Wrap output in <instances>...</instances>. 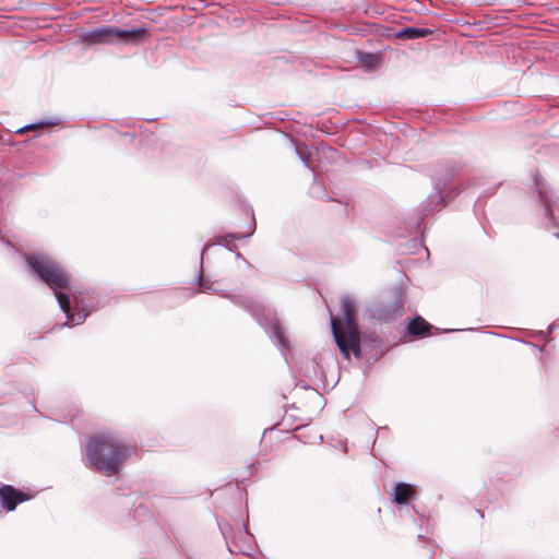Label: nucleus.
<instances>
[{"mask_svg": "<svg viewBox=\"0 0 559 559\" xmlns=\"http://www.w3.org/2000/svg\"><path fill=\"white\" fill-rule=\"evenodd\" d=\"M26 262L33 273L53 290L58 304L68 319L63 325L81 324L88 316L90 307L81 294H73L71 300L67 294L60 292L63 288H69V274L45 254H28Z\"/></svg>", "mask_w": 559, "mask_h": 559, "instance_id": "nucleus-1", "label": "nucleus"}, {"mask_svg": "<svg viewBox=\"0 0 559 559\" xmlns=\"http://www.w3.org/2000/svg\"><path fill=\"white\" fill-rule=\"evenodd\" d=\"M128 456V449L111 435H99L86 443V457L90 465L106 476L118 473Z\"/></svg>", "mask_w": 559, "mask_h": 559, "instance_id": "nucleus-2", "label": "nucleus"}, {"mask_svg": "<svg viewBox=\"0 0 559 559\" xmlns=\"http://www.w3.org/2000/svg\"><path fill=\"white\" fill-rule=\"evenodd\" d=\"M341 311L344 325L331 317L334 341L346 358H349L350 352L358 357L360 354V338L355 319V304L349 296L341 299Z\"/></svg>", "mask_w": 559, "mask_h": 559, "instance_id": "nucleus-3", "label": "nucleus"}, {"mask_svg": "<svg viewBox=\"0 0 559 559\" xmlns=\"http://www.w3.org/2000/svg\"><path fill=\"white\" fill-rule=\"evenodd\" d=\"M144 33V28L122 29L105 25L83 32L81 39L88 45L133 43Z\"/></svg>", "mask_w": 559, "mask_h": 559, "instance_id": "nucleus-4", "label": "nucleus"}, {"mask_svg": "<svg viewBox=\"0 0 559 559\" xmlns=\"http://www.w3.org/2000/svg\"><path fill=\"white\" fill-rule=\"evenodd\" d=\"M403 314V301L396 296L392 301L382 304L373 311V317L380 321H391Z\"/></svg>", "mask_w": 559, "mask_h": 559, "instance_id": "nucleus-5", "label": "nucleus"}, {"mask_svg": "<svg viewBox=\"0 0 559 559\" xmlns=\"http://www.w3.org/2000/svg\"><path fill=\"white\" fill-rule=\"evenodd\" d=\"M25 500L26 497L10 485H3L0 488V502L1 506L8 511H13L19 503Z\"/></svg>", "mask_w": 559, "mask_h": 559, "instance_id": "nucleus-6", "label": "nucleus"}, {"mask_svg": "<svg viewBox=\"0 0 559 559\" xmlns=\"http://www.w3.org/2000/svg\"><path fill=\"white\" fill-rule=\"evenodd\" d=\"M415 491L409 484L399 483L393 490V501L399 504L407 503L414 498Z\"/></svg>", "mask_w": 559, "mask_h": 559, "instance_id": "nucleus-7", "label": "nucleus"}, {"mask_svg": "<svg viewBox=\"0 0 559 559\" xmlns=\"http://www.w3.org/2000/svg\"><path fill=\"white\" fill-rule=\"evenodd\" d=\"M429 329L430 325L421 317H416L415 319L411 320L406 326L408 334L413 336H423L428 332Z\"/></svg>", "mask_w": 559, "mask_h": 559, "instance_id": "nucleus-8", "label": "nucleus"}, {"mask_svg": "<svg viewBox=\"0 0 559 559\" xmlns=\"http://www.w3.org/2000/svg\"><path fill=\"white\" fill-rule=\"evenodd\" d=\"M270 333L273 342L283 350L287 347L285 337L283 335L282 329L276 320L272 321L270 324Z\"/></svg>", "mask_w": 559, "mask_h": 559, "instance_id": "nucleus-9", "label": "nucleus"}, {"mask_svg": "<svg viewBox=\"0 0 559 559\" xmlns=\"http://www.w3.org/2000/svg\"><path fill=\"white\" fill-rule=\"evenodd\" d=\"M535 186H536L537 192L539 194L540 201L544 204L545 213L549 218H551L552 213H551V209H550V201L548 199V192L546 190V186L540 180H535Z\"/></svg>", "mask_w": 559, "mask_h": 559, "instance_id": "nucleus-10", "label": "nucleus"}, {"mask_svg": "<svg viewBox=\"0 0 559 559\" xmlns=\"http://www.w3.org/2000/svg\"><path fill=\"white\" fill-rule=\"evenodd\" d=\"M427 34L428 31L425 28L406 27L399 33V36L405 37L407 39H416L424 37Z\"/></svg>", "mask_w": 559, "mask_h": 559, "instance_id": "nucleus-11", "label": "nucleus"}, {"mask_svg": "<svg viewBox=\"0 0 559 559\" xmlns=\"http://www.w3.org/2000/svg\"><path fill=\"white\" fill-rule=\"evenodd\" d=\"M53 124H55V122H52V121H40L38 123H31V124L24 126V127L20 128L16 132L22 133L26 130H34V129H37L43 126H53Z\"/></svg>", "mask_w": 559, "mask_h": 559, "instance_id": "nucleus-12", "label": "nucleus"}, {"mask_svg": "<svg viewBox=\"0 0 559 559\" xmlns=\"http://www.w3.org/2000/svg\"><path fill=\"white\" fill-rule=\"evenodd\" d=\"M249 310L252 312V314L257 318V320L259 321V323L262 325V326H265L261 316H260V312H263L264 309L260 306V305H254V306H250L249 307Z\"/></svg>", "mask_w": 559, "mask_h": 559, "instance_id": "nucleus-13", "label": "nucleus"}, {"mask_svg": "<svg viewBox=\"0 0 559 559\" xmlns=\"http://www.w3.org/2000/svg\"><path fill=\"white\" fill-rule=\"evenodd\" d=\"M300 159H301V162H302L307 167H309L308 162H307L306 157L304 156V154H300Z\"/></svg>", "mask_w": 559, "mask_h": 559, "instance_id": "nucleus-14", "label": "nucleus"}, {"mask_svg": "<svg viewBox=\"0 0 559 559\" xmlns=\"http://www.w3.org/2000/svg\"><path fill=\"white\" fill-rule=\"evenodd\" d=\"M366 58L373 59L374 57L372 55H367Z\"/></svg>", "mask_w": 559, "mask_h": 559, "instance_id": "nucleus-15", "label": "nucleus"}, {"mask_svg": "<svg viewBox=\"0 0 559 559\" xmlns=\"http://www.w3.org/2000/svg\"><path fill=\"white\" fill-rule=\"evenodd\" d=\"M436 198H437L439 201H441V197H440V194H437V195H436Z\"/></svg>", "mask_w": 559, "mask_h": 559, "instance_id": "nucleus-16", "label": "nucleus"}]
</instances>
